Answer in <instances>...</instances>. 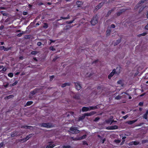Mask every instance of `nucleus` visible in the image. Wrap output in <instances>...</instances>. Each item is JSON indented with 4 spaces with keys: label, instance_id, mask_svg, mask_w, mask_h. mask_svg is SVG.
I'll return each instance as SVG.
<instances>
[{
    "label": "nucleus",
    "instance_id": "obj_1",
    "mask_svg": "<svg viewBox=\"0 0 148 148\" xmlns=\"http://www.w3.org/2000/svg\"><path fill=\"white\" fill-rule=\"evenodd\" d=\"M39 126L46 127L48 128H51L53 127V125L51 123H40L39 125Z\"/></svg>",
    "mask_w": 148,
    "mask_h": 148
},
{
    "label": "nucleus",
    "instance_id": "obj_37",
    "mask_svg": "<svg viewBox=\"0 0 148 148\" xmlns=\"http://www.w3.org/2000/svg\"><path fill=\"white\" fill-rule=\"evenodd\" d=\"M8 76L10 77H12L13 76V74L12 73H10L8 74Z\"/></svg>",
    "mask_w": 148,
    "mask_h": 148
},
{
    "label": "nucleus",
    "instance_id": "obj_2",
    "mask_svg": "<svg viewBox=\"0 0 148 148\" xmlns=\"http://www.w3.org/2000/svg\"><path fill=\"white\" fill-rule=\"evenodd\" d=\"M98 17L96 15L93 17L90 21V23L92 25H94L98 23Z\"/></svg>",
    "mask_w": 148,
    "mask_h": 148
},
{
    "label": "nucleus",
    "instance_id": "obj_30",
    "mask_svg": "<svg viewBox=\"0 0 148 148\" xmlns=\"http://www.w3.org/2000/svg\"><path fill=\"white\" fill-rule=\"evenodd\" d=\"M113 11V10H109L108 12L107 15H106V16H109V15Z\"/></svg>",
    "mask_w": 148,
    "mask_h": 148
},
{
    "label": "nucleus",
    "instance_id": "obj_9",
    "mask_svg": "<svg viewBox=\"0 0 148 148\" xmlns=\"http://www.w3.org/2000/svg\"><path fill=\"white\" fill-rule=\"evenodd\" d=\"M11 48H6L3 46H0V50H4V51H7L10 49Z\"/></svg>",
    "mask_w": 148,
    "mask_h": 148
},
{
    "label": "nucleus",
    "instance_id": "obj_28",
    "mask_svg": "<svg viewBox=\"0 0 148 148\" xmlns=\"http://www.w3.org/2000/svg\"><path fill=\"white\" fill-rule=\"evenodd\" d=\"M38 53V52L37 51H33L31 52L30 54L33 55H35Z\"/></svg>",
    "mask_w": 148,
    "mask_h": 148
},
{
    "label": "nucleus",
    "instance_id": "obj_46",
    "mask_svg": "<svg viewBox=\"0 0 148 148\" xmlns=\"http://www.w3.org/2000/svg\"><path fill=\"white\" fill-rule=\"evenodd\" d=\"M82 143H83V144L84 145H88V144L87 143V142L86 141L84 140L83 141Z\"/></svg>",
    "mask_w": 148,
    "mask_h": 148
},
{
    "label": "nucleus",
    "instance_id": "obj_6",
    "mask_svg": "<svg viewBox=\"0 0 148 148\" xmlns=\"http://www.w3.org/2000/svg\"><path fill=\"white\" fill-rule=\"evenodd\" d=\"M118 127L117 125H114L107 127V129L109 130H113L118 129Z\"/></svg>",
    "mask_w": 148,
    "mask_h": 148
},
{
    "label": "nucleus",
    "instance_id": "obj_53",
    "mask_svg": "<svg viewBox=\"0 0 148 148\" xmlns=\"http://www.w3.org/2000/svg\"><path fill=\"white\" fill-rule=\"evenodd\" d=\"M49 40L51 41V42L49 43V45L51 44L52 43L54 42H55V40H53L51 39H50Z\"/></svg>",
    "mask_w": 148,
    "mask_h": 148
},
{
    "label": "nucleus",
    "instance_id": "obj_51",
    "mask_svg": "<svg viewBox=\"0 0 148 148\" xmlns=\"http://www.w3.org/2000/svg\"><path fill=\"white\" fill-rule=\"evenodd\" d=\"M42 44V43L41 42H38L37 43V45L38 46H40Z\"/></svg>",
    "mask_w": 148,
    "mask_h": 148
},
{
    "label": "nucleus",
    "instance_id": "obj_18",
    "mask_svg": "<svg viewBox=\"0 0 148 148\" xmlns=\"http://www.w3.org/2000/svg\"><path fill=\"white\" fill-rule=\"evenodd\" d=\"M137 121V119H136L134 120H130L127 121V123L129 125H132L133 123H135Z\"/></svg>",
    "mask_w": 148,
    "mask_h": 148
},
{
    "label": "nucleus",
    "instance_id": "obj_34",
    "mask_svg": "<svg viewBox=\"0 0 148 148\" xmlns=\"http://www.w3.org/2000/svg\"><path fill=\"white\" fill-rule=\"evenodd\" d=\"M18 83V81H16L14 83H13L12 84H10V86H14L16 85Z\"/></svg>",
    "mask_w": 148,
    "mask_h": 148
},
{
    "label": "nucleus",
    "instance_id": "obj_50",
    "mask_svg": "<svg viewBox=\"0 0 148 148\" xmlns=\"http://www.w3.org/2000/svg\"><path fill=\"white\" fill-rule=\"evenodd\" d=\"M85 115H84V114L83 115H82V116L81 117L79 118V119H83L85 118Z\"/></svg>",
    "mask_w": 148,
    "mask_h": 148
},
{
    "label": "nucleus",
    "instance_id": "obj_40",
    "mask_svg": "<svg viewBox=\"0 0 148 148\" xmlns=\"http://www.w3.org/2000/svg\"><path fill=\"white\" fill-rule=\"evenodd\" d=\"M76 4L78 5V7H80V5H81V2L80 1H77L76 3Z\"/></svg>",
    "mask_w": 148,
    "mask_h": 148
},
{
    "label": "nucleus",
    "instance_id": "obj_32",
    "mask_svg": "<svg viewBox=\"0 0 148 148\" xmlns=\"http://www.w3.org/2000/svg\"><path fill=\"white\" fill-rule=\"evenodd\" d=\"M147 115L145 114V113L143 114V118L146 119V120H147Z\"/></svg>",
    "mask_w": 148,
    "mask_h": 148
},
{
    "label": "nucleus",
    "instance_id": "obj_62",
    "mask_svg": "<svg viewBox=\"0 0 148 148\" xmlns=\"http://www.w3.org/2000/svg\"><path fill=\"white\" fill-rule=\"evenodd\" d=\"M4 27V26L3 25H1L0 27V29H3Z\"/></svg>",
    "mask_w": 148,
    "mask_h": 148
},
{
    "label": "nucleus",
    "instance_id": "obj_10",
    "mask_svg": "<svg viewBox=\"0 0 148 148\" xmlns=\"http://www.w3.org/2000/svg\"><path fill=\"white\" fill-rule=\"evenodd\" d=\"M143 1L142 0L141 1H140L134 7V9L136 10L138 9L139 7H140L142 3H144L143 2Z\"/></svg>",
    "mask_w": 148,
    "mask_h": 148
},
{
    "label": "nucleus",
    "instance_id": "obj_4",
    "mask_svg": "<svg viewBox=\"0 0 148 148\" xmlns=\"http://www.w3.org/2000/svg\"><path fill=\"white\" fill-rule=\"evenodd\" d=\"M120 73V72L119 71L118 72H116L115 69H114L112 72L108 75V78L109 79H110L114 74H116L117 75H119Z\"/></svg>",
    "mask_w": 148,
    "mask_h": 148
},
{
    "label": "nucleus",
    "instance_id": "obj_20",
    "mask_svg": "<svg viewBox=\"0 0 148 148\" xmlns=\"http://www.w3.org/2000/svg\"><path fill=\"white\" fill-rule=\"evenodd\" d=\"M33 102L32 101H29L27 102L26 104L25 105V106H29L32 104L33 103Z\"/></svg>",
    "mask_w": 148,
    "mask_h": 148
},
{
    "label": "nucleus",
    "instance_id": "obj_31",
    "mask_svg": "<svg viewBox=\"0 0 148 148\" xmlns=\"http://www.w3.org/2000/svg\"><path fill=\"white\" fill-rule=\"evenodd\" d=\"M48 24L47 23H44V25L43 26V27L45 29H46L48 28Z\"/></svg>",
    "mask_w": 148,
    "mask_h": 148
},
{
    "label": "nucleus",
    "instance_id": "obj_22",
    "mask_svg": "<svg viewBox=\"0 0 148 148\" xmlns=\"http://www.w3.org/2000/svg\"><path fill=\"white\" fill-rule=\"evenodd\" d=\"M70 84L68 83H65L62 84L61 85V87L62 88H64L66 86H70Z\"/></svg>",
    "mask_w": 148,
    "mask_h": 148
},
{
    "label": "nucleus",
    "instance_id": "obj_39",
    "mask_svg": "<svg viewBox=\"0 0 148 148\" xmlns=\"http://www.w3.org/2000/svg\"><path fill=\"white\" fill-rule=\"evenodd\" d=\"M121 140H114V142H115L117 144H119L121 142Z\"/></svg>",
    "mask_w": 148,
    "mask_h": 148
},
{
    "label": "nucleus",
    "instance_id": "obj_41",
    "mask_svg": "<svg viewBox=\"0 0 148 148\" xmlns=\"http://www.w3.org/2000/svg\"><path fill=\"white\" fill-rule=\"evenodd\" d=\"M121 96H120L119 95H118L115 97V99H116L119 100L121 99Z\"/></svg>",
    "mask_w": 148,
    "mask_h": 148
},
{
    "label": "nucleus",
    "instance_id": "obj_14",
    "mask_svg": "<svg viewBox=\"0 0 148 148\" xmlns=\"http://www.w3.org/2000/svg\"><path fill=\"white\" fill-rule=\"evenodd\" d=\"M86 135L85 134L84 135L82 136L81 137H79L78 138H75V140H81L85 138L86 137Z\"/></svg>",
    "mask_w": 148,
    "mask_h": 148
},
{
    "label": "nucleus",
    "instance_id": "obj_45",
    "mask_svg": "<svg viewBox=\"0 0 148 148\" xmlns=\"http://www.w3.org/2000/svg\"><path fill=\"white\" fill-rule=\"evenodd\" d=\"M49 49L50 50H51L52 51H54L55 50V49L54 48H53V47H52V46L50 47L49 48Z\"/></svg>",
    "mask_w": 148,
    "mask_h": 148
},
{
    "label": "nucleus",
    "instance_id": "obj_43",
    "mask_svg": "<svg viewBox=\"0 0 148 148\" xmlns=\"http://www.w3.org/2000/svg\"><path fill=\"white\" fill-rule=\"evenodd\" d=\"M100 119V118L99 117H96L95 119L94 120V121L95 122H96L99 120Z\"/></svg>",
    "mask_w": 148,
    "mask_h": 148
},
{
    "label": "nucleus",
    "instance_id": "obj_64",
    "mask_svg": "<svg viewBox=\"0 0 148 148\" xmlns=\"http://www.w3.org/2000/svg\"><path fill=\"white\" fill-rule=\"evenodd\" d=\"M3 68V69H2V70L3 71H5L6 70V69L5 67H3V68Z\"/></svg>",
    "mask_w": 148,
    "mask_h": 148
},
{
    "label": "nucleus",
    "instance_id": "obj_25",
    "mask_svg": "<svg viewBox=\"0 0 148 148\" xmlns=\"http://www.w3.org/2000/svg\"><path fill=\"white\" fill-rule=\"evenodd\" d=\"M111 32V30L110 29L107 30L106 31V36H109Z\"/></svg>",
    "mask_w": 148,
    "mask_h": 148
},
{
    "label": "nucleus",
    "instance_id": "obj_5",
    "mask_svg": "<svg viewBox=\"0 0 148 148\" xmlns=\"http://www.w3.org/2000/svg\"><path fill=\"white\" fill-rule=\"evenodd\" d=\"M71 95L73 98L75 99H80V95L79 93L75 94L73 92H71Z\"/></svg>",
    "mask_w": 148,
    "mask_h": 148
},
{
    "label": "nucleus",
    "instance_id": "obj_55",
    "mask_svg": "<svg viewBox=\"0 0 148 148\" xmlns=\"http://www.w3.org/2000/svg\"><path fill=\"white\" fill-rule=\"evenodd\" d=\"M4 144L3 142H1L0 143V147H2L3 146Z\"/></svg>",
    "mask_w": 148,
    "mask_h": 148
},
{
    "label": "nucleus",
    "instance_id": "obj_48",
    "mask_svg": "<svg viewBox=\"0 0 148 148\" xmlns=\"http://www.w3.org/2000/svg\"><path fill=\"white\" fill-rule=\"evenodd\" d=\"M143 102H141L139 103L138 105L140 106H143Z\"/></svg>",
    "mask_w": 148,
    "mask_h": 148
},
{
    "label": "nucleus",
    "instance_id": "obj_59",
    "mask_svg": "<svg viewBox=\"0 0 148 148\" xmlns=\"http://www.w3.org/2000/svg\"><path fill=\"white\" fill-rule=\"evenodd\" d=\"M98 60H95L92 63V64H94V63H96L98 62Z\"/></svg>",
    "mask_w": 148,
    "mask_h": 148
},
{
    "label": "nucleus",
    "instance_id": "obj_56",
    "mask_svg": "<svg viewBox=\"0 0 148 148\" xmlns=\"http://www.w3.org/2000/svg\"><path fill=\"white\" fill-rule=\"evenodd\" d=\"M38 5L39 6H40L43 5V3L42 2H38Z\"/></svg>",
    "mask_w": 148,
    "mask_h": 148
},
{
    "label": "nucleus",
    "instance_id": "obj_27",
    "mask_svg": "<svg viewBox=\"0 0 148 148\" xmlns=\"http://www.w3.org/2000/svg\"><path fill=\"white\" fill-rule=\"evenodd\" d=\"M126 138V136H124L122 138V141L120 144L121 145H123V144L124 143V142L125 141V139Z\"/></svg>",
    "mask_w": 148,
    "mask_h": 148
},
{
    "label": "nucleus",
    "instance_id": "obj_61",
    "mask_svg": "<svg viewBox=\"0 0 148 148\" xmlns=\"http://www.w3.org/2000/svg\"><path fill=\"white\" fill-rule=\"evenodd\" d=\"M105 140H106L105 138H104V139L102 140L101 141L102 143H104L105 142Z\"/></svg>",
    "mask_w": 148,
    "mask_h": 148
},
{
    "label": "nucleus",
    "instance_id": "obj_29",
    "mask_svg": "<svg viewBox=\"0 0 148 148\" xmlns=\"http://www.w3.org/2000/svg\"><path fill=\"white\" fill-rule=\"evenodd\" d=\"M1 13L3 16H6L8 15V14L6 12H5L4 11H1Z\"/></svg>",
    "mask_w": 148,
    "mask_h": 148
},
{
    "label": "nucleus",
    "instance_id": "obj_19",
    "mask_svg": "<svg viewBox=\"0 0 148 148\" xmlns=\"http://www.w3.org/2000/svg\"><path fill=\"white\" fill-rule=\"evenodd\" d=\"M97 106H90L89 107V110H92L98 108V107Z\"/></svg>",
    "mask_w": 148,
    "mask_h": 148
},
{
    "label": "nucleus",
    "instance_id": "obj_16",
    "mask_svg": "<svg viewBox=\"0 0 148 148\" xmlns=\"http://www.w3.org/2000/svg\"><path fill=\"white\" fill-rule=\"evenodd\" d=\"M25 127H27V129H32L33 128V127L32 126H28V125H23L21 127V128H25Z\"/></svg>",
    "mask_w": 148,
    "mask_h": 148
},
{
    "label": "nucleus",
    "instance_id": "obj_54",
    "mask_svg": "<svg viewBox=\"0 0 148 148\" xmlns=\"http://www.w3.org/2000/svg\"><path fill=\"white\" fill-rule=\"evenodd\" d=\"M115 27V25L114 24H112L111 25V27L112 28H114Z\"/></svg>",
    "mask_w": 148,
    "mask_h": 148
},
{
    "label": "nucleus",
    "instance_id": "obj_33",
    "mask_svg": "<svg viewBox=\"0 0 148 148\" xmlns=\"http://www.w3.org/2000/svg\"><path fill=\"white\" fill-rule=\"evenodd\" d=\"M75 21V19H74L73 20L71 21H68L66 22V23L67 24H71L72 23Z\"/></svg>",
    "mask_w": 148,
    "mask_h": 148
},
{
    "label": "nucleus",
    "instance_id": "obj_13",
    "mask_svg": "<svg viewBox=\"0 0 148 148\" xmlns=\"http://www.w3.org/2000/svg\"><path fill=\"white\" fill-rule=\"evenodd\" d=\"M104 3L103 2H101L100 3L99 5H97L95 7V10H98L99 9H100L101 8L102 6L103 5V4Z\"/></svg>",
    "mask_w": 148,
    "mask_h": 148
},
{
    "label": "nucleus",
    "instance_id": "obj_21",
    "mask_svg": "<svg viewBox=\"0 0 148 148\" xmlns=\"http://www.w3.org/2000/svg\"><path fill=\"white\" fill-rule=\"evenodd\" d=\"M32 134H30L27 136L25 138V141H26L27 140H29L30 138H31L32 136Z\"/></svg>",
    "mask_w": 148,
    "mask_h": 148
},
{
    "label": "nucleus",
    "instance_id": "obj_35",
    "mask_svg": "<svg viewBox=\"0 0 148 148\" xmlns=\"http://www.w3.org/2000/svg\"><path fill=\"white\" fill-rule=\"evenodd\" d=\"M121 40H117L116 42L115 43L114 45H116L118 44H119L121 42Z\"/></svg>",
    "mask_w": 148,
    "mask_h": 148
},
{
    "label": "nucleus",
    "instance_id": "obj_3",
    "mask_svg": "<svg viewBox=\"0 0 148 148\" xmlns=\"http://www.w3.org/2000/svg\"><path fill=\"white\" fill-rule=\"evenodd\" d=\"M77 128L75 127H71L70 128V132L73 134H77L80 132V131L77 129Z\"/></svg>",
    "mask_w": 148,
    "mask_h": 148
},
{
    "label": "nucleus",
    "instance_id": "obj_58",
    "mask_svg": "<svg viewBox=\"0 0 148 148\" xmlns=\"http://www.w3.org/2000/svg\"><path fill=\"white\" fill-rule=\"evenodd\" d=\"M9 84L7 83L6 84L4 85V86L5 88H6L8 86Z\"/></svg>",
    "mask_w": 148,
    "mask_h": 148
},
{
    "label": "nucleus",
    "instance_id": "obj_15",
    "mask_svg": "<svg viewBox=\"0 0 148 148\" xmlns=\"http://www.w3.org/2000/svg\"><path fill=\"white\" fill-rule=\"evenodd\" d=\"M70 18V16L69 14H68L67 16L66 17H61L60 19H57V21H58L60 20H61L62 19H69Z\"/></svg>",
    "mask_w": 148,
    "mask_h": 148
},
{
    "label": "nucleus",
    "instance_id": "obj_42",
    "mask_svg": "<svg viewBox=\"0 0 148 148\" xmlns=\"http://www.w3.org/2000/svg\"><path fill=\"white\" fill-rule=\"evenodd\" d=\"M122 11H120L116 13V15L117 16H120L122 13Z\"/></svg>",
    "mask_w": 148,
    "mask_h": 148
},
{
    "label": "nucleus",
    "instance_id": "obj_23",
    "mask_svg": "<svg viewBox=\"0 0 148 148\" xmlns=\"http://www.w3.org/2000/svg\"><path fill=\"white\" fill-rule=\"evenodd\" d=\"M14 97V95H10L8 96H7L5 97V99H9L13 97Z\"/></svg>",
    "mask_w": 148,
    "mask_h": 148
},
{
    "label": "nucleus",
    "instance_id": "obj_26",
    "mask_svg": "<svg viewBox=\"0 0 148 148\" xmlns=\"http://www.w3.org/2000/svg\"><path fill=\"white\" fill-rule=\"evenodd\" d=\"M147 34V33L146 32H143V33L138 34V37H140L141 36H145Z\"/></svg>",
    "mask_w": 148,
    "mask_h": 148
},
{
    "label": "nucleus",
    "instance_id": "obj_7",
    "mask_svg": "<svg viewBox=\"0 0 148 148\" xmlns=\"http://www.w3.org/2000/svg\"><path fill=\"white\" fill-rule=\"evenodd\" d=\"M96 113V112L95 111H91L90 113H86L84 114L86 116H90L93 115H94Z\"/></svg>",
    "mask_w": 148,
    "mask_h": 148
},
{
    "label": "nucleus",
    "instance_id": "obj_24",
    "mask_svg": "<svg viewBox=\"0 0 148 148\" xmlns=\"http://www.w3.org/2000/svg\"><path fill=\"white\" fill-rule=\"evenodd\" d=\"M37 92L36 91L35 89L33 91H31L30 92V94L32 96H33Z\"/></svg>",
    "mask_w": 148,
    "mask_h": 148
},
{
    "label": "nucleus",
    "instance_id": "obj_36",
    "mask_svg": "<svg viewBox=\"0 0 148 148\" xmlns=\"http://www.w3.org/2000/svg\"><path fill=\"white\" fill-rule=\"evenodd\" d=\"M18 140L20 142H25L26 141H25V138H23L21 139L20 138L18 139Z\"/></svg>",
    "mask_w": 148,
    "mask_h": 148
},
{
    "label": "nucleus",
    "instance_id": "obj_60",
    "mask_svg": "<svg viewBox=\"0 0 148 148\" xmlns=\"http://www.w3.org/2000/svg\"><path fill=\"white\" fill-rule=\"evenodd\" d=\"M22 35V33H20L18 34L17 35V36L18 37H21V36Z\"/></svg>",
    "mask_w": 148,
    "mask_h": 148
},
{
    "label": "nucleus",
    "instance_id": "obj_63",
    "mask_svg": "<svg viewBox=\"0 0 148 148\" xmlns=\"http://www.w3.org/2000/svg\"><path fill=\"white\" fill-rule=\"evenodd\" d=\"M33 59L34 61H36L37 62L38 61V60L36 57L33 58Z\"/></svg>",
    "mask_w": 148,
    "mask_h": 148
},
{
    "label": "nucleus",
    "instance_id": "obj_57",
    "mask_svg": "<svg viewBox=\"0 0 148 148\" xmlns=\"http://www.w3.org/2000/svg\"><path fill=\"white\" fill-rule=\"evenodd\" d=\"M58 58L57 57H56L55 58H54L53 60V62H55V61L56 60L58 59Z\"/></svg>",
    "mask_w": 148,
    "mask_h": 148
},
{
    "label": "nucleus",
    "instance_id": "obj_17",
    "mask_svg": "<svg viewBox=\"0 0 148 148\" xmlns=\"http://www.w3.org/2000/svg\"><path fill=\"white\" fill-rule=\"evenodd\" d=\"M89 110V107L84 106L82 107V110L83 112H87Z\"/></svg>",
    "mask_w": 148,
    "mask_h": 148
},
{
    "label": "nucleus",
    "instance_id": "obj_11",
    "mask_svg": "<svg viewBox=\"0 0 148 148\" xmlns=\"http://www.w3.org/2000/svg\"><path fill=\"white\" fill-rule=\"evenodd\" d=\"M18 132L17 131H14L11 133V136L12 137H14L17 136Z\"/></svg>",
    "mask_w": 148,
    "mask_h": 148
},
{
    "label": "nucleus",
    "instance_id": "obj_49",
    "mask_svg": "<svg viewBox=\"0 0 148 148\" xmlns=\"http://www.w3.org/2000/svg\"><path fill=\"white\" fill-rule=\"evenodd\" d=\"M128 117V115L127 114V115H125V116H123V119H126Z\"/></svg>",
    "mask_w": 148,
    "mask_h": 148
},
{
    "label": "nucleus",
    "instance_id": "obj_47",
    "mask_svg": "<svg viewBox=\"0 0 148 148\" xmlns=\"http://www.w3.org/2000/svg\"><path fill=\"white\" fill-rule=\"evenodd\" d=\"M133 145H134L133 141L131 142L128 143V145L130 146H132Z\"/></svg>",
    "mask_w": 148,
    "mask_h": 148
},
{
    "label": "nucleus",
    "instance_id": "obj_44",
    "mask_svg": "<svg viewBox=\"0 0 148 148\" xmlns=\"http://www.w3.org/2000/svg\"><path fill=\"white\" fill-rule=\"evenodd\" d=\"M54 77V76L53 75H51L50 77V80L51 81L53 80V78Z\"/></svg>",
    "mask_w": 148,
    "mask_h": 148
},
{
    "label": "nucleus",
    "instance_id": "obj_12",
    "mask_svg": "<svg viewBox=\"0 0 148 148\" xmlns=\"http://www.w3.org/2000/svg\"><path fill=\"white\" fill-rule=\"evenodd\" d=\"M52 142H50L49 144L46 146V148H53L55 146V145Z\"/></svg>",
    "mask_w": 148,
    "mask_h": 148
},
{
    "label": "nucleus",
    "instance_id": "obj_38",
    "mask_svg": "<svg viewBox=\"0 0 148 148\" xmlns=\"http://www.w3.org/2000/svg\"><path fill=\"white\" fill-rule=\"evenodd\" d=\"M133 143L134 144V145H138L139 144V142H137L136 141H133Z\"/></svg>",
    "mask_w": 148,
    "mask_h": 148
},
{
    "label": "nucleus",
    "instance_id": "obj_8",
    "mask_svg": "<svg viewBox=\"0 0 148 148\" xmlns=\"http://www.w3.org/2000/svg\"><path fill=\"white\" fill-rule=\"evenodd\" d=\"M75 88L77 90H80L81 88V86L79 82H75Z\"/></svg>",
    "mask_w": 148,
    "mask_h": 148
},
{
    "label": "nucleus",
    "instance_id": "obj_52",
    "mask_svg": "<svg viewBox=\"0 0 148 148\" xmlns=\"http://www.w3.org/2000/svg\"><path fill=\"white\" fill-rule=\"evenodd\" d=\"M28 14V12H23V14L24 15H26Z\"/></svg>",
    "mask_w": 148,
    "mask_h": 148
}]
</instances>
